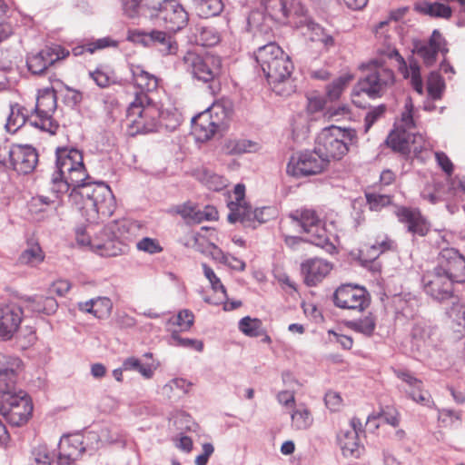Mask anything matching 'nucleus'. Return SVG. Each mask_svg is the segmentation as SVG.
<instances>
[{"mask_svg":"<svg viewBox=\"0 0 465 465\" xmlns=\"http://www.w3.org/2000/svg\"><path fill=\"white\" fill-rule=\"evenodd\" d=\"M415 10L419 13L428 15L431 17L449 19L452 15L451 8L445 4L435 2H422L415 5Z\"/></svg>","mask_w":465,"mask_h":465,"instance_id":"obj_33","label":"nucleus"},{"mask_svg":"<svg viewBox=\"0 0 465 465\" xmlns=\"http://www.w3.org/2000/svg\"><path fill=\"white\" fill-rule=\"evenodd\" d=\"M55 168L51 177V191L59 198L69 193L70 202L76 206L88 225L98 223L113 215L115 199L110 187L103 182L91 183L82 153L74 148L57 147Z\"/></svg>","mask_w":465,"mask_h":465,"instance_id":"obj_1","label":"nucleus"},{"mask_svg":"<svg viewBox=\"0 0 465 465\" xmlns=\"http://www.w3.org/2000/svg\"><path fill=\"white\" fill-rule=\"evenodd\" d=\"M0 365V396L15 394L18 374L22 369V361L15 356L2 359Z\"/></svg>","mask_w":465,"mask_h":465,"instance_id":"obj_23","label":"nucleus"},{"mask_svg":"<svg viewBox=\"0 0 465 465\" xmlns=\"http://www.w3.org/2000/svg\"><path fill=\"white\" fill-rule=\"evenodd\" d=\"M55 108L56 98L54 94L47 93L39 96L35 107L37 119L32 122L31 124L50 134H55L59 127L52 118Z\"/></svg>","mask_w":465,"mask_h":465,"instance_id":"obj_17","label":"nucleus"},{"mask_svg":"<svg viewBox=\"0 0 465 465\" xmlns=\"http://www.w3.org/2000/svg\"><path fill=\"white\" fill-rule=\"evenodd\" d=\"M371 249L377 252V255H380L387 251H395L397 243L386 234L379 235L374 243L371 245Z\"/></svg>","mask_w":465,"mask_h":465,"instance_id":"obj_50","label":"nucleus"},{"mask_svg":"<svg viewBox=\"0 0 465 465\" xmlns=\"http://www.w3.org/2000/svg\"><path fill=\"white\" fill-rule=\"evenodd\" d=\"M337 441L345 457L359 458L364 450L355 431L341 430L337 435Z\"/></svg>","mask_w":465,"mask_h":465,"instance_id":"obj_28","label":"nucleus"},{"mask_svg":"<svg viewBox=\"0 0 465 465\" xmlns=\"http://www.w3.org/2000/svg\"><path fill=\"white\" fill-rule=\"evenodd\" d=\"M38 163V153L31 145H15L11 167L19 173L33 172Z\"/></svg>","mask_w":465,"mask_h":465,"instance_id":"obj_25","label":"nucleus"},{"mask_svg":"<svg viewBox=\"0 0 465 465\" xmlns=\"http://www.w3.org/2000/svg\"><path fill=\"white\" fill-rule=\"evenodd\" d=\"M292 427L296 430H304L309 429L313 422L312 415L305 405L296 407L292 414Z\"/></svg>","mask_w":465,"mask_h":465,"instance_id":"obj_34","label":"nucleus"},{"mask_svg":"<svg viewBox=\"0 0 465 465\" xmlns=\"http://www.w3.org/2000/svg\"><path fill=\"white\" fill-rule=\"evenodd\" d=\"M412 112L413 104L411 99L408 98L405 102L404 111L401 114L400 124H398L395 128H403L409 131L414 127Z\"/></svg>","mask_w":465,"mask_h":465,"instance_id":"obj_53","label":"nucleus"},{"mask_svg":"<svg viewBox=\"0 0 465 465\" xmlns=\"http://www.w3.org/2000/svg\"><path fill=\"white\" fill-rule=\"evenodd\" d=\"M352 78L353 76L351 74H346L339 76L329 84L326 86V96L328 100L331 102L338 100Z\"/></svg>","mask_w":465,"mask_h":465,"instance_id":"obj_39","label":"nucleus"},{"mask_svg":"<svg viewBox=\"0 0 465 465\" xmlns=\"http://www.w3.org/2000/svg\"><path fill=\"white\" fill-rule=\"evenodd\" d=\"M202 267L203 274L209 281L213 292H221L223 294V298L227 299L226 289L224 285L221 282L220 278L215 274L214 271L206 263H202Z\"/></svg>","mask_w":465,"mask_h":465,"instance_id":"obj_49","label":"nucleus"},{"mask_svg":"<svg viewBox=\"0 0 465 465\" xmlns=\"http://www.w3.org/2000/svg\"><path fill=\"white\" fill-rule=\"evenodd\" d=\"M435 158L438 165L447 174L451 175L453 173V163L448 155L443 152H436Z\"/></svg>","mask_w":465,"mask_h":465,"instance_id":"obj_64","label":"nucleus"},{"mask_svg":"<svg viewBox=\"0 0 465 465\" xmlns=\"http://www.w3.org/2000/svg\"><path fill=\"white\" fill-rule=\"evenodd\" d=\"M168 112L162 111L150 96L140 94L134 97L127 108V130L130 135L158 132L162 127L174 130L179 124L176 119L165 123Z\"/></svg>","mask_w":465,"mask_h":465,"instance_id":"obj_2","label":"nucleus"},{"mask_svg":"<svg viewBox=\"0 0 465 465\" xmlns=\"http://www.w3.org/2000/svg\"><path fill=\"white\" fill-rule=\"evenodd\" d=\"M239 330L247 336L258 337L262 334V322L246 316L240 320Z\"/></svg>","mask_w":465,"mask_h":465,"instance_id":"obj_43","label":"nucleus"},{"mask_svg":"<svg viewBox=\"0 0 465 465\" xmlns=\"http://www.w3.org/2000/svg\"><path fill=\"white\" fill-rule=\"evenodd\" d=\"M394 374L409 385L410 389H419L420 387H423V382L421 380L416 378L411 371L407 370H394Z\"/></svg>","mask_w":465,"mask_h":465,"instance_id":"obj_57","label":"nucleus"},{"mask_svg":"<svg viewBox=\"0 0 465 465\" xmlns=\"http://www.w3.org/2000/svg\"><path fill=\"white\" fill-rule=\"evenodd\" d=\"M406 393L410 399L420 405L429 408H432L434 406V401L430 394L428 391H425L423 387H420L419 389H409Z\"/></svg>","mask_w":465,"mask_h":465,"instance_id":"obj_48","label":"nucleus"},{"mask_svg":"<svg viewBox=\"0 0 465 465\" xmlns=\"http://www.w3.org/2000/svg\"><path fill=\"white\" fill-rule=\"evenodd\" d=\"M32 411L31 399L23 391L0 396V414L12 426L18 427L26 423Z\"/></svg>","mask_w":465,"mask_h":465,"instance_id":"obj_10","label":"nucleus"},{"mask_svg":"<svg viewBox=\"0 0 465 465\" xmlns=\"http://www.w3.org/2000/svg\"><path fill=\"white\" fill-rule=\"evenodd\" d=\"M139 44L144 47L157 49L162 55H173L178 51V44L174 37L165 31L153 30H137L134 33Z\"/></svg>","mask_w":465,"mask_h":465,"instance_id":"obj_14","label":"nucleus"},{"mask_svg":"<svg viewBox=\"0 0 465 465\" xmlns=\"http://www.w3.org/2000/svg\"><path fill=\"white\" fill-rule=\"evenodd\" d=\"M45 255L38 243L30 244L19 256V262L25 265L36 266L44 261Z\"/></svg>","mask_w":465,"mask_h":465,"instance_id":"obj_40","label":"nucleus"},{"mask_svg":"<svg viewBox=\"0 0 465 465\" xmlns=\"http://www.w3.org/2000/svg\"><path fill=\"white\" fill-rule=\"evenodd\" d=\"M328 164L314 147L313 150L298 152L292 155L287 166L288 175L297 179L306 178L322 173Z\"/></svg>","mask_w":465,"mask_h":465,"instance_id":"obj_8","label":"nucleus"},{"mask_svg":"<svg viewBox=\"0 0 465 465\" xmlns=\"http://www.w3.org/2000/svg\"><path fill=\"white\" fill-rule=\"evenodd\" d=\"M130 71L132 74L133 83L134 86L139 89V91L135 93L134 97H137L140 94L150 96L149 94L157 89V77L145 71L142 65L131 64Z\"/></svg>","mask_w":465,"mask_h":465,"instance_id":"obj_27","label":"nucleus"},{"mask_svg":"<svg viewBox=\"0 0 465 465\" xmlns=\"http://www.w3.org/2000/svg\"><path fill=\"white\" fill-rule=\"evenodd\" d=\"M412 133L403 128H395L386 139V143L393 152L408 156L411 153V139Z\"/></svg>","mask_w":465,"mask_h":465,"instance_id":"obj_29","label":"nucleus"},{"mask_svg":"<svg viewBox=\"0 0 465 465\" xmlns=\"http://www.w3.org/2000/svg\"><path fill=\"white\" fill-rule=\"evenodd\" d=\"M432 331V327L426 323L421 322H416L411 330V338L417 345L426 343L430 340Z\"/></svg>","mask_w":465,"mask_h":465,"instance_id":"obj_47","label":"nucleus"},{"mask_svg":"<svg viewBox=\"0 0 465 465\" xmlns=\"http://www.w3.org/2000/svg\"><path fill=\"white\" fill-rule=\"evenodd\" d=\"M385 112L386 105L384 104L373 107L370 112H368L364 119L365 132H368L374 123L385 114Z\"/></svg>","mask_w":465,"mask_h":465,"instance_id":"obj_58","label":"nucleus"},{"mask_svg":"<svg viewBox=\"0 0 465 465\" xmlns=\"http://www.w3.org/2000/svg\"><path fill=\"white\" fill-rule=\"evenodd\" d=\"M426 141L424 137L420 134H411V153L415 158H422V152L426 150Z\"/></svg>","mask_w":465,"mask_h":465,"instance_id":"obj_61","label":"nucleus"},{"mask_svg":"<svg viewBox=\"0 0 465 465\" xmlns=\"http://www.w3.org/2000/svg\"><path fill=\"white\" fill-rule=\"evenodd\" d=\"M23 309L15 303L0 306V340H11L19 329Z\"/></svg>","mask_w":465,"mask_h":465,"instance_id":"obj_22","label":"nucleus"},{"mask_svg":"<svg viewBox=\"0 0 465 465\" xmlns=\"http://www.w3.org/2000/svg\"><path fill=\"white\" fill-rule=\"evenodd\" d=\"M324 401H325L326 407L330 411H336L340 410L341 403H342V399L338 392L330 391L326 392L325 397H324Z\"/></svg>","mask_w":465,"mask_h":465,"instance_id":"obj_63","label":"nucleus"},{"mask_svg":"<svg viewBox=\"0 0 465 465\" xmlns=\"http://www.w3.org/2000/svg\"><path fill=\"white\" fill-rule=\"evenodd\" d=\"M112 305L109 298L97 297L86 302H78V309L81 312L91 313L96 318H103L110 313Z\"/></svg>","mask_w":465,"mask_h":465,"instance_id":"obj_31","label":"nucleus"},{"mask_svg":"<svg viewBox=\"0 0 465 465\" xmlns=\"http://www.w3.org/2000/svg\"><path fill=\"white\" fill-rule=\"evenodd\" d=\"M454 282H465V256L455 248H443L435 266Z\"/></svg>","mask_w":465,"mask_h":465,"instance_id":"obj_13","label":"nucleus"},{"mask_svg":"<svg viewBox=\"0 0 465 465\" xmlns=\"http://www.w3.org/2000/svg\"><path fill=\"white\" fill-rule=\"evenodd\" d=\"M394 73L383 66L371 68L354 86L351 95L352 102L358 107L362 105L355 100V97L365 94L371 99L381 97L394 84Z\"/></svg>","mask_w":465,"mask_h":465,"instance_id":"obj_6","label":"nucleus"},{"mask_svg":"<svg viewBox=\"0 0 465 465\" xmlns=\"http://www.w3.org/2000/svg\"><path fill=\"white\" fill-rule=\"evenodd\" d=\"M347 326L356 332L371 337L376 329V319L371 313H369L362 319L348 322Z\"/></svg>","mask_w":465,"mask_h":465,"instance_id":"obj_38","label":"nucleus"},{"mask_svg":"<svg viewBox=\"0 0 465 465\" xmlns=\"http://www.w3.org/2000/svg\"><path fill=\"white\" fill-rule=\"evenodd\" d=\"M76 240L81 245L89 246L94 252L104 257H114L124 252L125 245L114 232V226H104L99 233L94 225L76 229Z\"/></svg>","mask_w":465,"mask_h":465,"instance_id":"obj_3","label":"nucleus"},{"mask_svg":"<svg viewBox=\"0 0 465 465\" xmlns=\"http://www.w3.org/2000/svg\"><path fill=\"white\" fill-rule=\"evenodd\" d=\"M58 465H71L84 451L82 437L79 435L63 437L59 443Z\"/></svg>","mask_w":465,"mask_h":465,"instance_id":"obj_26","label":"nucleus"},{"mask_svg":"<svg viewBox=\"0 0 465 465\" xmlns=\"http://www.w3.org/2000/svg\"><path fill=\"white\" fill-rule=\"evenodd\" d=\"M90 77L100 88H106L116 84L114 72L104 65H99L93 72L89 73Z\"/></svg>","mask_w":465,"mask_h":465,"instance_id":"obj_41","label":"nucleus"},{"mask_svg":"<svg viewBox=\"0 0 465 465\" xmlns=\"http://www.w3.org/2000/svg\"><path fill=\"white\" fill-rule=\"evenodd\" d=\"M290 217L302 227L307 242L322 248L330 254L336 252L337 248L331 240L325 223L315 210L302 208L292 213Z\"/></svg>","mask_w":465,"mask_h":465,"instance_id":"obj_5","label":"nucleus"},{"mask_svg":"<svg viewBox=\"0 0 465 465\" xmlns=\"http://www.w3.org/2000/svg\"><path fill=\"white\" fill-rule=\"evenodd\" d=\"M136 248L139 251L147 252L149 254L160 253L163 250L157 239L150 237H143V239H141L136 243Z\"/></svg>","mask_w":465,"mask_h":465,"instance_id":"obj_54","label":"nucleus"},{"mask_svg":"<svg viewBox=\"0 0 465 465\" xmlns=\"http://www.w3.org/2000/svg\"><path fill=\"white\" fill-rule=\"evenodd\" d=\"M445 89V83L441 75L438 72H431L427 80L428 94L433 100L441 98Z\"/></svg>","mask_w":465,"mask_h":465,"instance_id":"obj_42","label":"nucleus"},{"mask_svg":"<svg viewBox=\"0 0 465 465\" xmlns=\"http://www.w3.org/2000/svg\"><path fill=\"white\" fill-rule=\"evenodd\" d=\"M26 109L25 107L20 106L19 104L12 105L10 109V114L7 118V122L5 124V128L10 133H15L26 123Z\"/></svg>","mask_w":465,"mask_h":465,"instance_id":"obj_37","label":"nucleus"},{"mask_svg":"<svg viewBox=\"0 0 465 465\" xmlns=\"http://www.w3.org/2000/svg\"><path fill=\"white\" fill-rule=\"evenodd\" d=\"M194 322V315L189 310H182L178 312L173 324L178 325L182 331H188Z\"/></svg>","mask_w":465,"mask_h":465,"instance_id":"obj_56","label":"nucleus"},{"mask_svg":"<svg viewBox=\"0 0 465 465\" xmlns=\"http://www.w3.org/2000/svg\"><path fill=\"white\" fill-rule=\"evenodd\" d=\"M183 63L193 77L203 83H214L221 74L222 60L217 55H200L194 52H187L183 56Z\"/></svg>","mask_w":465,"mask_h":465,"instance_id":"obj_9","label":"nucleus"},{"mask_svg":"<svg viewBox=\"0 0 465 465\" xmlns=\"http://www.w3.org/2000/svg\"><path fill=\"white\" fill-rule=\"evenodd\" d=\"M124 13L130 18H134L140 14L143 15L140 0H121Z\"/></svg>","mask_w":465,"mask_h":465,"instance_id":"obj_60","label":"nucleus"},{"mask_svg":"<svg viewBox=\"0 0 465 465\" xmlns=\"http://www.w3.org/2000/svg\"><path fill=\"white\" fill-rule=\"evenodd\" d=\"M412 52L422 59L425 65L431 66L436 63L439 53L445 56L449 49L445 38L435 29L428 40H414Z\"/></svg>","mask_w":465,"mask_h":465,"instance_id":"obj_15","label":"nucleus"},{"mask_svg":"<svg viewBox=\"0 0 465 465\" xmlns=\"http://www.w3.org/2000/svg\"><path fill=\"white\" fill-rule=\"evenodd\" d=\"M442 187L443 184L439 182H434L432 184L428 183L421 192V197L431 204L444 201L445 197L441 191Z\"/></svg>","mask_w":465,"mask_h":465,"instance_id":"obj_45","label":"nucleus"},{"mask_svg":"<svg viewBox=\"0 0 465 465\" xmlns=\"http://www.w3.org/2000/svg\"><path fill=\"white\" fill-rule=\"evenodd\" d=\"M68 55L69 51L59 45L47 46L38 53L27 56V68L33 74H41L56 61L64 59Z\"/></svg>","mask_w":465,"mask_h":465,"instance_id":"obj_16","label":"nucleus"},{"mask_svg":"<svg viewBox=\"0 0 465 465\" xmlns=\"http://www.w3.org/2000/svg\"><path fill=\"white\" fill-rule=\"evenodd\" d=\"M282 49L274 42L260 46L254 52V57L262 71L270 68V65L282 55Z\"/></svg>","mask_w":465,"mask_h":465,"instance_id":"obj_30","label":"nucleus"},{"mask_svg":"<svg viewBox=\"0 0 465 465\" xmlns=\"http://www.w3.org/2000/svg\"><path fill=\"white\" fill-rule=\"evenodd\" d=\"M230 213L227 216L228 222L235 223H241L244 227L255 228V223L259 224L266 223L269 220V207L257 208L252 210L251 205L240 206L239 203H229Z\"/></svg>","mask_w":465,"mask_h":465,"instance_id":"obj_18","label":"nucleus"},{"mask_svg":"<svg viewBox=\"0 0 465 465\" xmlns=\"http://www.w3.org/2000/svg\"><path fill=\"white\" fill-rule=\"evenodd\" d=\"M117 42L111 39L110 37H104L97 39L94 42H91L85 45V50L90 54H93L96 50L104 49L109 46H116Z\"/></svg>","mask_w":465,"mask_h":465,"instance_id":"obj_62","label":"nucleus"},{"mask_svg":"<svg viewBox=\"0 0 465 465\" xmlns=\"http://www.w3.org/2000/svg\"><path fill=\"white\" fill-rule=\"evenodd\" d=\"M35 465H52L53 457L46 445H38L32 450Z\"/></svg>","mask_w":465,"mask_h":465,"instance_id":"obj_52","label":"nucleus"},{"mask_svg":"<svg viewBox=\"0 0 465 465\" xmlns=\"http://www.w3.org/2000/svg\"><path fill=\"white\" fill-rule=\"evenodd\" d=\"M395 214L401 223L405 224L407 232L420 237L426 236L430 229V224L417 208L401 206L397 208Z\"/></svg>","mask_w":465,"mask_h":465,"instance_id":"obj_21","label":"nucleus"},{"mask_svg":"<svg viewBox=\"0 0 465 465\" xmlns=\"http://www.w3.org/2000/svg\"><path fill=\"white\" fill-rule=\"evenodd\" d=\"M153 19L162 21L167 30L175 33L187 25L189 15L178 0H172Z\"/></svg>","mask_w":465,"mask_h":465,"instance_id":"obj_20","label":"nucleus"},{"mask_svg":"<svg viewBox=\"0 0 465 465\" xmlns=\"http://www.w3.org/2000/svg\"><path fill=\"white\" fill-rule=\"evenodd\" d=\"M265 10L273 16L282 15L284 18L289 17L290 13L284 0H272L265 4Z\"/></svg>","mask_w":465,"mask_h":465,"instance_id":"obj_55","label":"nucleus"},{"mask_svg":"<svg viewBox=\"0 0 465 465\" xmlns=\"http://www.w3.org/2000/svg\"><path fill=\"white\" fill-rule=\"evenodd\" d=\"M332 302L340 309L362 312L371 303V295L364 287L348 283L335 290Z\"/></svg>","mask_w":465,"mask_h":465,"instance_id":"obj_11","label":"nucleus"},{"mask_svg":"<svg viewBox=\"0 0 465 465\" xmlns=\"http://www.w3.org/2000/svg\"><path fill=\"white\" fill-rule=\"evenodd\" d=\"M219 111L223 113L220 105H213L193 117L192 129L197 141L206 142L213 136L219 126V121L213 119V114L217 115Z\"/></svg>","mask_w":465,"mask_h":465,"instance_id":"obj_19","label":"nucleus"},{"mask_svg":"<svg viewBox=\"0 0 465 465\" xmlns=\"http://www.w3.org/2000/svg\"><path fill=\"white\" fill-rule=\"evenodd\" d=\"M172 338L176 341V345L189 348L196 351H202L203 350V343L200 340L182 338L178 334L173 333Z\"/></svg>","mask_w":465,"mask_h":465,"instance_id":"obj_59","label":"nucleus"},{"mask_svg":"<svg viewBox=\"0 0 465 465\" xmlns=\"http://www.w3.org/2000/svg\"><path fill=\"white\" fill-rule=\"evenodd\" d=\"M294 69L293 64L289 55L282 53L279 59H276L270 68L262 71L272 90L278 95L288 96L295 91V84L292 78Z\"/></svg>","mask_w":465,"mask_h":465,"instance_id":"obj_7","label":"nucleus"},{"mask_svg":"<svg viewBox=\"0 0 465 465\" xmlns=\"http://www.w3.org/2000/svg\"><path fill=\"white\" fill-rule=\"evenodd\" d=\"M123 369L124 371H135L146 379H150L153 374V370L150 365H144L141 361L135 357H129L123 362Z\"/></svg>","mask_w":465,"mask_h":465,"instance_id":"obj_46","label":"nucleus"},{"mask_svg":"<svg viewBox=\"0 0 465 465\" xmlns=\"http://www.w3.org/2000/svg\"><path fill=\"white\" fill-rule=\"evenodd\" d=\"M332 264L323 259L311 258L301 265L304 282L308 286H315L321 282L331 271Z\"/></svg>","mask_w":465,"mask_h":465,"instance_id":"obj_24","label":"nucleus"},{"mask_svg":"<svg viewBox=\"0 0 465 465\" xmlns=\"http://www.w3.org/2000/svg\"><path fill=\"white\" fill-rule=\"evenodd\" d=\"M195 42L202 46H214L221 41V35L213 26H198L195 33Z\"/></svg>","mask_w":465,"mask_h":465,"instance_id":"obj_36","label":"nucleus"},{"mask_svg":"<svg viewBox=\"0 0 465 465\" xmlns=\"http://www.w3.org/2000/svg\"><path fill=\"white\" fill-rule=\"evenodd\" d=\"M367 203L371 211H380L381 208L388 206L391 203V196L387 194H379L376 193H366Z\"/></svg>","mask_w":465,"mask_h":465,"instance_id":"obj_51","label":"nucleus"},{"mask_svg":"<svg viewBox=\"0 0 465 465\" xmlns=\"http://www.w3.org/2000/svg\"><path fill=\"white\" fill-rule=\"evenodd\" d=\"M257 144L251 140H231L226 143V149L230 154H242L255 151Z\"/></svg>","mask_w":465,"mask_h":465,"instance_id":"obj_44","label":"nucleus"},{"mask_svg":"<svg viewBox=\"0 0 465 465\" xmlns=\"http://www.w3.org/2000/svg\"><path fill=\"white\" fill-rule=\"evenodd\" d=\"M199 16L209 18L219 15L224 5L223 0H193Z\"/></svg>","mask_w":465,"mask_h":465,"instance_id":"obj_35","label":"nucleus"},{"mask_svg":"<svg viewBox=\"0 0 465 465\" xmlns=\"http://www.w3.org/2000/svg\"><path fill=\"white\" fill-rule=\"evenodd\" d=\"M423 291L434 301L444 302L451 300L455 303L457 298L453 294L454 282L450 280L444 273L436 267L432 271L426 272L421 279Z\"/></svg>","mask_w":465,"mask_h":465,"instance_id":"obj_12","label":"nucleus"},{"mask_svg":"<svg viewBox=\"0 0 465 465\" xmlns=\"http://www.w3.org/2000/svg\"><path fill=\"white\" fill-rule=\"evenodd\" d=\"M355 138V130L331 125L323 128L317 135L315 148L329 164L331 159H341Z\"/></svg>","mask_w":465,"mask_h":465,"instance_id":"obj_4","label":"nucleus"},{"mask_svg":"<svg viewBox=\"0 0 465 465\" xmlns=\"http://www.w3.org/2000/svg\"><path fill=\"white\" fill-rule=\"evenodd\" d=\"M25 302L27 310L36 313H45L46 315L54 314L58 308L56 300L51 296L29 297L25 300Z\"/></svg>","mask_w":465,"mask_h":465,"instance_id":"obj_32","label":"nucleus"}]
</instances>
